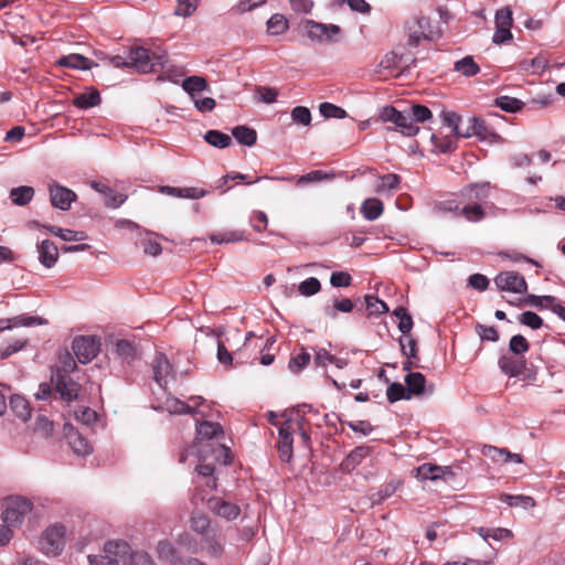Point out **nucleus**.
<instances>
[{"label": "nucleus", "mask_w": 565, "mask_h": 565, "mask_svg": "<svg viewBox=\"0 0 565 565\" xmlns=\"http://www.w3.org/2000/svg\"><path fill=\"white\" fill-rule=\"evenodd\" d=\"M494 284L501 291L524 294L527 290V284L524 277L515 271L500 273L494 278Z\"/></svg>", "instance_id": "f8f14e48"}, {"label": "nucleus", "mask_w": 565, "mask_h": 565, "mask_svg": "<svg viewBox=\"0 0 565 565\" xmlns=\"http://www.w3.org/2000/svg\"><path fill=\"white\" fill-rule=\"evenodd\" d=\"M495 106L507 113H516L523 108L524 103L515 97L499 96Z\"/></svg>", "instance_id": "a18cd8bd"}, {"label": "nucleus", "mask_w": 565, "mask_h": 565, "mask_svg": "<svg viewBox=\"0 0 565 565\" xmlns=\"http://www.w3.org/2000/svg\"><path fill=\"white\" fill-rule=\"evenodd\" d=\"M454 70L465 76H475L480 72L479 65L472 56H465L455 63Z\"/></svg>", "instance_id": "a19ab883"}, {"label": "nucleus", "mask_w": 565, "mask_h": 565, "mask_svg": "<svg viewBox=\"0 0 565 565\" xmlns=\"http://www.w3.org/2000/svg\"><path fill=\"white\" fill-rule=\"evenodd\" d=\"M371 454V448L367 446H359L353 449L347 459L344 460V467L347 469H354L359 466L363 459H365Z\"/></svg>", "instance_id": "79ce46f5"}, {"label": "nucleus", "mask_w": 565, "mask_h": 565, "mask_svg": "<svg viewBox=\"0 0 565 565\" xmlns=\"http://www.w3.org/2000/svg\"><path fill=\"white\" fill-rule=\"evenodd\" d=\"M130 67L139 73H149L157 71V67H166V53H154L149 50L137 46L129 52Z\"/></svg>", "instance_id": "f257e3e1"}, {"label": "nucleus", "mask_w": 565, "mask_h": 565, "mask_svg": "<svg viewBox=\"0 0 565 565\" xmlns=\"http://www.w3.org/2000/svg\"><path fill=\"white\" fill-rule=\"evenodd\" d=\"M153 380L160 387H166L173 377L172 366L163 353H157L152 361Z\"/></svg>", "instance_id": "dca6fc26"}, {"label": "nucleus", "mask_w": 565, "mask_h": 565, "mask_svg": "<svg viewBox=\"0 0 565 565\" xmlns=\"http://www.w3.org/2000/svg\"><path fill=\"white\" fill-rule=\"evenodd\" d=\"M401 484L402 481L399 479H392L391 481L385 483L381 489L371 494L370 499L372 501V504H380L385 499L392 497L401 487Z\"/></svg>", "instance_id": "f704fd0d"}, {"label": "nucleus", "mask_w": 565, "mask_h": 565, "mask_svg": "<svg viewBox=\"0 0 565 565\" xmlns=\"http://www.w3.org/2000/svg\"><path fill=\"white\" fill-rule=\"evenodd\" d=\"M158 554L161 558L168 561L171 565H173V561L180 557L174 546L168 541L159 542Z\"/></svg>", "instance_id": "13d9d810"}, {"label": "nucleus", "mask_w": 565, "mask_h": 565, "mask_svg": "<svg viewBox=\"0 0 565 565\" xmlns=\"http://www.w3.org/2000/svg\"><path fill=\"white\" fill-rule=\"evenodd\" d=\"M199 551L204 552L209 557L218 559L225 553V537L217 531L200 537Z\"/></svg>", "instance_id": "4468645a"}, {"label": "nucleus", "mask_w": 565, "mask_h": 565, "mask_svg": "<svg viewBox=\"0 0 565 565\" xmlns=\"http://www.w3.org/2000/svg\"><path fill=\"white\" fill-rule=\"evenodd\" d=\"M407 43L409 46H416L423 40H431L433 31L430 21L424 15L415 17L406 23Z\"/></svg>", "instance_id": "423d86ee"}, {"label": "nucleus", "mask_w": 565, "mask_h": 565, "mask_svg": "<svg viewBox=\"0 0 565 565\" xmlns=\"http://www.w3.org/2000/svg\"><path fill=\"white\" fill-rule=\"evenodd\" d=\"M115 352L121 362L126 364H131L135 360L138 359L137 348L132 342L126 339H121L116 342Z\"/></svg>", "instance_id": "a878e982"}, {"label": "nucleus", "mask_w": 565, "mask_h": 565, "mask_svg": "<svg viewBox=\"0 0 565 565\" xmlns=\"http://www.w3.org/2000/svg\"><path fill=\"white\" fill-rule=\"evenodd\" d=\"M520 322L530 327L533 330L540 329L543 326L542 318L533 311H525L520 315Z\"/></svg>", "instance_id": "774afa93"}, {"label": "nucleus", "mask_w": 565, "mask_h": 565, "mask_svg": "<svg viewBox=\"0 0 565 565\" xmlns=\"http://www.w3.org/2000/svg\"><path fill=\"white\" fill-rule=\"evenodd\" d=\"M406 390L412 397L419 396L426 392V379L422 373L411 372L405 376Z\"/></svg>", "instance_id": "bb28decb"}, {"label": "nucleus", "mask_w": 565, "mask_h": 565, "mask_svg": "<svg viewBox=\"0 0 565 565\" xmlns=\"http://www.w3.org/2000/svg\"><path fill=\"white\" fill-rule=\"evenodd\" d=\"M56 64L62 67L81 71L92 70L93 67L97 66L95 62L81 54H68L61 56L56 61Z\"/></svg>", "instance_id": "5701e85b"}, {"label": "nucleus", "mask_w": 565, "mask_h": 565, "mask_svg": "<svg viewBox=\"0 0 565 565\" xmlns=\"http://www.w3.org/2000/svg\"><path fill=\"white\" fill-rule=\"evenodd\" d=\"M206 87L207 83L205 78L196 75L186 77L182 82V88L191 96L192 99H194L198 93L205 90Z\"/></svg>", "instance_id": "4c0bfd02"}, {"label": "nucleus", "mask_w": 565, "mask_h": 565, "mask_svg": "<svg viewBox=\"0 0 565 565\" xmlns=\"http://www.w3.org/2000/svg\"><path fill=\"white\" fill-rule=\"evenodd\" d=\"M503 501L510 507H522L529 509L534 507V499L527 495H510L505 494Z\"/></svg>", "instance_id": "052dcab7"}, {"label": "nucleus", "mask_w": 565, "mask_h": 565, "mask_svg": "<svg viewBox=\"0 0 565 565\" xmlns=\"http://www.w3.org/2000/svg\"><path fill=\"white\" fill-rule=\"evenodd\" d=\"M441 118H443L444 125L450 129L451 134L459 136V137H465V138L470 137L469 130L461 129V127H460L461 118L456 113L443 111Z\"/></svg>", "instance_id": "72a5a7b5"}, {"label": "nucleus", "mask_w": 565, "mask_h": 565, "mask_svg": "<svg viewBox=\"0 0 565 565\" xmlns=\"http://www.w3.org/2000/svg\"><path fill=\"white\" fill-rule=\"evenodd\" d=\"M50 202L53 207L61 211H68L73 202L76 201V193L58 183L49 184Z\"/></svg>", "instance_id": "ddd939ff"}, {"label": "nucleus", "mask_w": 565, "mask_h": 565, "mask_svg": "<svg viewBox=\"0 0 565 565\" xmlns=\"http://www.w3.org/2000/svg\"><path fill=\"white\" fill-rule=\"evenodd\" d=\"M401 178L395 173H387L377 178V183L374 191L379 194H384L396 190L399 185Z\"/></svg>", "instance_id": "c9c22d12"}, {"label": "nucleus", "mask_w": 565, "mask_h": 565, "mask_svg": "<svg viewBox=\"0 0 565 565\" xmlns=\"http://www.w3.org/2000/svg\"><path fill=\"white\" fill-rule=\"evenodd\" d=\"M199 0H178L174 14L178 17H190L198 7Z\"/></svg>", "instance_id": "bf43d9fd"}, {"label": "nucleus", "mask_w": 565, "mask_h": 565, "mask_svg": "<svg viewBox=\"0 0 565 565\" xmlns=\"http://www.w3.org/2000/svg\"><path fill=\"white\" fill-rule=\"evenodd\" d=\"M416 477L420 480H438L447 473H451L448 467H441L433 463H423L416 470Z\"/></svg>", "instance_id": "b1692460"}, {"label": "nucleus", "mask_w": 565, "mask_h": 565, "mask_svg": "<svg viewBox=\"0 0 565 565\" xmlns=\"http://www.w3.org/2000/svg\"><path fill=\"white\" fill-rule=\"evenodd\" d=\"M320 289H321V284L315 277H310V278H307L306 280L301 281L298 287L300 295L306 296V297H310V296L318 294L320 291Z\"/></svg>", "instance_id": "6e6d98bb"}, {"label": "nucleus", "mask_w": 565, "mask_h": 565, "mask_svg": "<svg viewBox=\"0 0 565 565\" xmlns=\"http://www.w3.org/2000/svg\"><path fill=\"white\" fill-rule=\"evenodd\" d=\"M287 29L288 22L281 14L276 13L267 21V31L270 34L278 35L284 33Z\"/></svg>", "instance_id": "8fccbe9b"}, {"label": "nucleus", "mask_w": 565, "mask_h": 565, "mask_svg": "<svg viewBox=\"0 0 565 565\" xmlns=\"http://www.w3.org/2000/svg\"><path fill=\"white\" fill-rule=\"evenodd\" d=\"M207 507L213 513L228 521L235 520L241 513L238 505L225 501L222 498H210L207 500Z\"/></svg>", "instance_id": "a211bd4d"}, {"label": "nucleus", "mask_w": 565, "mask_h": 565, "mask_svg": "<svg viewBox=\"0 0 565 565\" xmlns=\"http://www.w3.org/2000/svg\"><path fill=\"white\" fill-rule=\"evenodd\" d=\"M498 364L500 370L510 377L519 376L525 370V360L520 356L503 354L500 356Z\"/></svg>", "instance_id": "6ab92c4d"}, {"label": "nucleus", "mask_w": 565, "mask_h": 565, "mask_svg": "<svg viewBox=\"0 0 565 565\" xmlns=\"http://www.w3.org/2000/svg\"><path fill=\"white\" fill-rule=\"evenodd\" d=\"M39 262L46 268H52L58 259V248L50 239H44L36 246Z\"/></svg>", "instance_id": "aec40b11"}, {"label": "nucleus", "mask_w": 565, "mask_h": 565, "mask_svg": "<svg viewBox=\"0 0 565 565\" xmlns=\"http://www.w3.org/2000/svg\"><path fill=\"white\" fill-rule=\"evenodd\" d=\"M99 345L96 338L79 335L74 338L72 349L79 363L86 364L98 354Z\"/></svg>", "instance_id": "6e6552de"}, {"label": "nucleus", "mask_w": 565, "mask_h": 565, "mask_svg": "<svg viewBox=\"0 0 565 565\" xmlns=\"http://www.w3.org/2000/svg\"><path fill=\"white\" fill-rule=\"evenodd\" d=\"M490 183L470 184L461 191V196L466 203H480L489 198Z\"/></svg>", "instance_id": "4be33fe9"}, {"label": "nucleus", "mask_w": 565, "mask_h": 565, "mask_svg": "<svg viewBox=\"0 0 565 565\" xmlns=\"http://www.w3.org/2000/svg\"><path fill=\"white\" fill-rule=\"evenodd\" d=\"M90 186L104 195L105 204L108 207L117 209L126 201V196L124 194L116 192L103 182L92 181Z\"/></svg>", "instance_id": "412c9836"}, {"label": "nucleus", "mask_w": 565, "mask_h": 565, "mask_svg": "<svg viewBox=\"0 0 565 565\" xmlns=\"http://www.w3.org/2000/svg\"><path fill=\"white\" fill-rule=\"evenodd\" d=\"M204 140L218 149L227 148L232 143V138L218 130H207L204 135Z\"/></svg>", "instance_id": "ea45409f"}, {"label": "nucleus", "mask_w": 565, "mask_h": 565, "mask_svg": "<svg viewBox=\"0 0 565 565\" xmlns=\"http://www.w3.org/2000/svg\"><path fill=\"white\" fill-rule=\"evenodd\" d=\"M310 360V353L306 352L305 349H302V351L299 354L291 356L288 367L291 372L298 373L309 364Z\"/></svg>", "instance_id": "5fc2aeb1"}, {"label": "nucleus", "mask_w": 565, "mask_h": 565, "mask_svg": "<svg viewBox=\"0 0 565 565\" xmlns=\"http://www.w3.org/2000/svg\"><path fill=\"white\" fill-rule=\"evenodd\" d=\"M9 196L14 205L24 206L32 201L34 189L29 185L17 186L10 190Z\"/></svg>", "instance_id": "473e14b6"}, {"label": "nucleus", "mask_w": 565, "mask_h": 565, "mask_svg": "<svg viewBox=\"0 0 565 565\" xmlns=\"http://www.w3.org/2000/svg\"><path fill=\"white\" fill-rule=\"evenodd\" d=\"M470 125L467 127L466 130H469L470 137L471 136H478L481 139H486L488 134V128L486 126V122L477 117H472L469 120Z\"/></svg>", "instance_id": "69168bd1"}, {"label": "nucleus", "mask_w": 565, "mask_h": 565, "mask_svg": "<svg viewBox=\"0 0 565 565\" xmlns=\"http://www.w3.org/2000/svg\"><path fill=\"white\" fill-rule=\"evenodd\" d=\"M232 136L241 145L252 147L256 143L257 134L256 130L245 125L236 126L232 129Z\"/></svg>", "instance_id": "7c9ffc66"}, {"label": "nucleus", "mask_w": 565, "mask_h": 565, "mask_svg": "<svg viewBox=\"0 0 565 565\" xmlns=\"http://www.w3.org/2000/svg\"><path fill=\"white\" fill-rule=\"evenodd\" d=\"M306 35L312 41L320 43H330L334 41V36L340 33V28L335 24H323L313 20H306L303 22Z\"/></svg>", "instance_id": "0eeeda50"}, {"label": "nucleus", "mask_w": 565, "mask_h": 565, "mask_svg": "<svg viewBox=\"0 0 565 565\" xmlns=\"http://www.w3.org/2000/svg\"><path fill=\"white\" fill-rule=\"evenodd\" d=\"M160 192L171 196L184 198V199H200L206 195V191L199 188H175L170 185H163L160 188Z\"/></svg>", "instance_id": "393cba45"}, {"label": "nucleus", "mask_w": 565, "mask_h": 565, "mask_svg": "<svg viewBox=\"0 0 565 565\" xmlns=\"http://www.w3.org/2000/svg\"><path fill=\"white\" fill-rule=\"evenodd\" d=\"M529 348L530 345L527 340L521 334L513 335L510 339L509 349L512 353L516 355L525 353L529 350Z\"/></svg>", "instance_id": "680f3d73"}, {"label": "nucleus", "mask_w": 565, "mask_h": 565, "mask_svg": "<svg viewBox=\"0 0 565 565\" xmlns=\"http://www.w3.org/2000/svg\"><path fill=\"white\" fill-rule=\"evenodd\" d=\"M190 527L193 532L199 534L200 537H203L216 530L211 525L210 519L201 512H193L190 519Z\"/></svg>", "instance_id": "cd10ccee"}, {"label": "nucleus", "mask_w": 565, "mask_h": 565, "mask_svg": "<svg viewBox=\"0 0 565 565\" xmlns=\"http://www.w3.org/2000/svg\"><path fill=\"white\" fill-rule=\"evenodd\" d=\"M396 128L407 137L417 135L418 127L415 125L413 117L409 114L401 113L398 121L395 122Z\"/></svg>", "instance_id": "37998d69"}, {"label": "nucleus", "mask_w": 565, "mask_h": 565, "mask_svg": "<svg viewBox=\"0 0 565 565\" xmlns=\"http://www.w3.org/2000/svg\"><path fill=\"white\" fill-rule=\"evenodd\" d=\"M319 111L324 118L342 119L348 116L345 109L328 102L320 104Z\"/></svg>", "instance_id": "603ef678"}, {"label": "nucleus", "mask_w": 565, "mask_h": 565, "mask_svg": "<svg viewBox=\"0 0 565 565\" xmlns=\"http://www.w3.org/2000/svg\"><path fill=\"white\" fill-rule=\"evenodd\" d=\"M32 509L33 504L29 499L19 495L9 497L4 501V509L1 513L2 522L19 527Z\"/></svg>", "instance_id": "f03ea898"}, {"label": "nucleus", "mask_w": 565, "mask_h": 565, "mask_svg": "<svg viewBox=\"0 0 565 565\" xmlns=\"http://www.w3.org/2000/svg\"><path fill=\"white\" fill-rule=\"evenodd\" d=\"M204 399L201 396H192L189 398V403H185L177 397L167 396L163 402V408L168 411L170 414H201L205 416L204 412L198 411V406L203 405Z\"/></svg>", "instance_id": "9d476101"}, {"label": "nucleus", "mask_w": 565, "mask_h": 565, "mask_svg": "<svg viewBox=\"0 0 565 565\" xmlns=\"http://www.w3.org/2000/svg\"><path fill=\"white\" fill-rule=\"evenodd\" d=\"M383 210V202L375 198L364 200L361 205V214L367 221L377 220L382 215Z\"/></svg>", "instance_id": "c85d7f7f"}, {"label": "nucleus", "mask_w": 565, "mask_h": 565, "mask_svg": "<svg viewBox=\"0 0 565 565\" xmlns=\"http://www.w3.org/2000/svg\"><path fill=\"white\" fill-rule=\"evenodd\" d=\"M296 431L295 424L287 419L278 428L277 448L279 458L284 462H289L292 458V435Z\"/></svg>", "instance_id": "9b49d317"}, {"label": "nucleus", "mask_w": 565, "mask_h": 565, "mask_svg": "<svg viewBox=\"0 0 565 565\" xmlns=\"http://www.w3.org/2000/svg\"><path fill=\"white\" fill-rule=\"evenodd\" d=\"M483 456L490 458L494 462L507 463L508 462V449L498 448L490 445H484L481 449Z\"/></svg>", "instance_id": "09e8293b"}, {"label": "nucleus", "mask_w": 565, "mask_h": 565, "mask_svg": "<svg viewBox=\"0 0 565 565\" xmlns=\"http://www.w3.org/2000/svg\"><path fill=\"white\" fill-rule=\"evenodd\" d=\"M121 563L124 565H153V562L148 553L143 551L132 552L130 547L128 555L124 561H121Z\"/></svg>", "instance_id": "49530a36"}, {"label": "nucleus", "mask_w": 565, "mask_h": 565, "mask_svg": "<svg viewBox=\"0 0 565 565\" xmlns=\"http://www.w3.org/2000/svg\"><path fill=\"white\" fill-rule=\"evenodd\" d=\"M245 239V231L233 230V231H224L218 233H213L210 235V241L213 244H231L236 242H242Z\"/></svg>", "instance_id": "2f4dec72"}, {"label": "nucleus", "mask_w": 565, "mask_h": 565, "mask_svg": "<svg viewBox=\"0 0 565 565\" xmlns=\"http://www.w3.org/2000/svg\"><path fill=\"white\" fill-rule=\"evenodd\" d=\"M354 308L353 302L349 298H344L341 300H334L333 308L326 307L324 312L331 319H335L338 317V311L340 312H351Z\"/></svg>", "instance_id": "de8ad7c7"}, {"label": "nucleus", "mask_w": 565, "mask_h": 565, "mask_svg": "<svg viewBox=\"0 0 565 565\" xmlns=\"http://www.w3.org/2000/svg\"><path fill=\"white\" fill-rule=\"evenodd\" d=\"M129 553V545L122 541H108L100 554L87 556L89 565H120Z\"/></svg>", "instance_id": "7ed1b4c3"}, {"label": "nucleus", "mask_w": 565, "mask_h": 565, "mask_svg": "<svg viewBox=\"0 0 565 565\" xmlns=\"http://www.w3.org/2000/svg\"><path fill=\"white\" fill-rule=\"evenodd\" d=\"M55 390L60 393L64 401L72 402L77 398L79 385L73 381L70 374L56 370L52 376Z\"/></svg>", "instance_id": "2eb2a0df"}, {"label": "nucleus", "mask_w": 565, "mask_h": 565, "mask_svg": "<svg viewBox=\"0 0 565 565\" xmlns=\"http://www.w3.org/2000/svg\"><path fill=\"white\" fill-rule=\"evenodd\" d=\"M66 543V527L60 523L49 526L40 539V550L46 556L55 557L62 553Z\"/></svg>", "instance_id": "20e7f679"}, {"label": "nucleus", "mask_w": 565, "mask_h": 565, "mask_svg": "<svg viewBox=\"0 0 565 565\" xmlns=\"http://www.w3.org/2000/svg\"><path fill=\"white\" fill-rule=\"evenodd\" d=\"M386 396L391 403H395L401 399H411L406 386H403L401 383H392L387 387Z\"/></svg>", "instance_id": "3c124183"}, {"label": "nucleus", "mask_w": 565, "mask_h": 565, "mask_svg": "<svg viewBox=\"0 0 565 565\" xmlns=\"http://www.w3.org/2000/svg\"><path fill=\"white\" fill-rule=\"evenodd\" d=\"M222 433V428L218 424L203 420L200 422L196 419V434H198V441L193 445H202L203 450H211L212 454L214 452H224L227 449L224 446H220L216 449L212 447V445L209 443L211 439L216 437L218 434Z\"/></svg>", "instance_id": "1a4fd4ad"}, {"label": "nucleus", "mask_w": 565, "mask_h": 565, "mask_svg": "<svg viewBox=\"0 0 565 565\" xmlns=\"http://www.w3.org/2000/svg\"><path fill=\"white\" fill-rule=\"evenodd\" d=\"M54 424L45 415H39L35 420L34 430L42 437H50L53 433Z\"/></svg>", "instance_id": "4d7b16f0"}, {"label": "nucleus", "mask_w": 565, "mask_h": 565, "mask_svg": "<svg viewBox=\"0 0 565 565\" xmlns=\"http://www.w3.org/2000/svg\"><path fill=\"white\" fill-rule=\"evenodd\" d=\"M460 215H462L469 222L481 221L486 212L480 203H466L460 209Z\"/></svg>", "instance_id": "58836bf2"}, {"label": "nucleus", "mask_w": 565, "mask_h": 565, "mask_svg": "<svg viewBox=\"0 0 565 565\" xmlns=\"http://www.w3.org/2000/svg\"><path fill=\"white\" fill-rule=\"evenodd\" d=\"M63 434L76 455L86 456L92 452L88 441L71 424L64 425Z\"/></svg>", "instance_id": "f3484780"}, {"label": "nucleus", "mask_w": 565, "mask_h": 565, "mask_svg": "<svg viewBox=\"0 0 565 565\" xmlns=\"http://www.w3.org/2000/svg\"><path fill=\"white\" fill-rule=\"evenodd\" d=\"M364 300L370 315L377 316L388 311L387 305L375 296L366 295Z\"/></svg>", "instance_id": "864d4df0"}, {"label": "nucleus", "mask_w": 565, "mask_h": 565, "mask_svg": "<svg viewBox=\"0 0 565 565\" xmlns=\"http://www.w3.org/2000/svg\"><path fill=\"white\" fill-rule=\"evenodd\" d=\"M190 457H195L199 460V463L195 467V470L199 475L203 477H210L214 472V466L212 462H209L210 457H215V452L212 454L211 450H203L202 445H192L186 448L180 456V462H185Z\"/></svg>", "instance_id": "39448f33"}, {"label": "nucleus", "mask_w": 565, "mask_h": 565, "mask_svg": "<svg viewBox=\"0 0 565 565\" xmlns=\"http://www.w3.org/2000/svg\"><path fill=\"white\" fill-rule=\"evenodd\" d=\"M399 344L402 348V352L405 356L409 359L417 358V342L411 335H405L399 340Z\"/></svg>", "instance_id": "338daca9"}, {"label": "nucleus", "mask_w": 565, "mask_h": 565, "mask_svg": "<svg viewBox=\"0 0 565 565\" xmlns=\"http://www.w3.org/2000/svg\"><path fill=\"white\" fill-rule=\"evenodd\" d=\"M495 28H511L513 19L509 7L499 9L494 17Z\"/></svg>", "instance_id": "e2e57ef3"}, {"label": "nucleus", "mask_w": 565, "mask_h": 565, "mask_svg": "<svg viewBox=\"0 0 565 565\" xmlns=\"http://www.w3.org/2000/svg\"><path fill=\"white\" fill-rule=\"evenodd\" d=\"M291 118L296 124L309 126L311 122V113L307 107L297 106L291 110Z\"/></svg>", "instance_id": "0e129e2a"}, {"label": "nucleus", "mask_w": 565, "mask_h": 565, "mask_svg": "<svg viewBox=\"0 0 565 565\" xmlns=\"http://www.w3.org/2000/svg\"><path fill=\"white\" fill-rule=\"evenodd\" d=\"M100 95L97 90H90L88 93L81 94L74 99V105L77 108L86 109L99 105Z\"/></svg>", "instance_id": "c03bdc74"}, {"label": "nucleus", "mask_w": 565, "mask_h": 565, "mask_svg": "<svg viewBox=\"0 0 565 565\" xmlns=\"http://www.w3.org/2000/svg\"><path fill=\"white\" fill-rule=\"evenodd\" d=\"M10 409L12 413L20 418L22 422H26L31 416V408L29 402L20 396L12 395L10 397Z\"/></svg>", "instance_id": "c756f323"}, {"label": "nucleus", "mask_w": 565, "mask_h": 565, "mask_svg": "<svg viewBox=\"0 0 565 565\" xmlns=\"http://www.w3.org/2000/svg\"><path fill=\"white\" fill-rule=\"evenodd\" d=\"M47 231H50L53 235L60 237L65 242H79L86 239L85 232H76L67 228H62L53 225L44 226Z\"/></svg>", "instance_id": "e433bc0d"}]
</instances>
